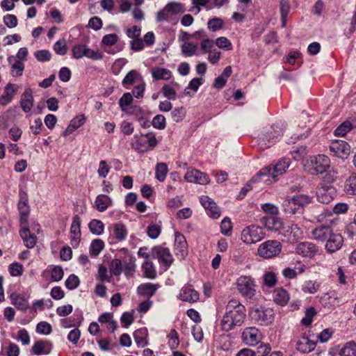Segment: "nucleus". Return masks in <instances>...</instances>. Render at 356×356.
<instances>
[{
    "instance_id": "nucleus-21",
    "label": "nucleus",
    "mask_w": 356,
    "mask_h": 356,
    "mask_svg": "<svg viewBox=\"0 0 356 356\" xmlns=\"http://www.w3.org/2000/svg\"><path fill=\"white\" fill-rule=\"evenodd\" d=\"M18 89V86L8 83L4 88L2 95L0 97V104L2 106H6L10 103L14 96L17 93Z\"/></svg>"
},
{
    "instance_id": "nucleus-5",
    "label": "nucleus",
    "mask_w": 356,
    "mask_h": 356,
    "mask_svg": "<svg viewBox=\"0 0 356 356\" xmlns=\"http://www.w3.org/2000/svg\"><path fill=\"white\" fill-rule=\"evenodd\" d=\"M236 289L247 299H252L257 292L255 281L249 276H240L236 280Z\"/></svg>"
},
{
    "instance_id": "nucleus-54",
    "label": "nucleus",
    "mask_w": 356,
    "mask_h": 356,
    "mask_svg": "<svg viewBox=\"0 0 356 356\" xmlns=\"http://www.w3.org/2000/svg\"><path fill=\"white\" fill-rule=\"evenodd\" d=\"M290 153L295 160H300L307 154V147L300 146L297 147H293V149L290 151Z\"/></svg>"
},
{
    "instance_id": "nucleus-3",
    "label": "nucleus",
    "mask_w": 356,
    "mask_h": 356,
    "mask_svg": "<svg viewBox=\"0 0 356 356\" xmlns=\"http://www.w3.org/2000/svg\"><path fill=\"white\" fill-rule=\"evenodd\" d=\"M249 316L255 323L268 326L274 321L275 313L271 308L263 305H255L250 309Z\"/></svg>"
},
{
    "instance_id": "nucleus-49",
    "label": "nucleus",
    "mask_w": 356,
    "mask_h": 356,
    "mask_svg": "<svg viewBox=\"0 0 356 356\" xmlns=\"http://www.w3.org/2000/svg\"><path fill=\"white\" fill-rule=\"evenodd\" d=\"M80 284V280L78 276L74 274H71L65 282V287L69 290H74L76 289Z\"/></svg>"
},
{
    "instance_id": "nucleus-18",
    "label": "nucleus",
    "mask_w": 356,
    "mask_h": 356,
    "mask_svg": "<svg viewBox=\"0 0 356 356\" xmlns=\"http://www.w3.org/2000/svg\"><path fill=\"white\" fill-rule=\"evenodd\" d=\"M175 236V254L181 258H185L188 254V244L186 238L179 232H176Z\"/></svg>"
},
{
    "instance_id": "nucleus-47",
    "label": "nucleus",
    "mask_w": 356,
    "mask_h": 356,
    "mask_svg": "<svg viewBox=\"0 0 356 356\" xmlns=\"http://www.w3.org/2000/svg\"><path fill=\"white\" fill-rule=\"evenodd\" d=\"M263 278L264 285L268 288L275 286L277 282V275L272 271L266 272Z\"/></svg>"
},
{
    "instance_id": "nucleus-44",
    "label": "nucleus",
    "mask_w": 356,
    "mask_h": 356,
    "mask_svg": "<svg viewBox=\"0 0 356 356\" xmlns=\"http://www.w3.org/2000/svg\"><path fill=\"white\" fill-rule=\"evenodd\" d=\"M168 172V168L165 163H159L155 169L156 178L159 181H164Z\"/></svg>"
},
{
    "instance_id": "nucleus-50",
    "label": "nucleus",
    "mask_w": 356,
    "mask_h": 356,
    "mask_svg": "<svg viewBox=\"0 0 356 356\" xmlns=\"http://www.w3.org/2000/svg\"><path fill=\"white\" fill-rule=\"evenodd\" d=\"M197 46L192 42H186L181 45V52L187 57L192 56L195 54Z\"/></svg>"
},
{
    "instance_id": "nucleus-48",
    "label": "nucleus",
    "mask_w": 356,
    "mask_h": 356,
    "mask_svg": "<svg viewBox=\"0 0 356 356\" xmlns=\"http://www.w3.org/2000/svg\"><path fill=\"white\" fill-rule=\"evenodd\" d=\"M134 101L133 96L131 92H125L120 98L118 104L122 111H126V107L131 106Z\"/></svg>"
},
{
    "instance_id": "nucleus-11",
    "label": "nucleus",
    "mask_w": 356,
    "mask_h": 356,
    "mask_svg": "<svg viewBox=\"0 0 356 356\" xmlns=\"http://www.w3.org/2000/svg\"><path fill=\"white\" fill-rule=\"evenodd\" d=\"M152 252L153 258L159 259V263L165 267V270H167L174 262V258L168 248L154 246L152 249Z\"/></svg>"
},
{
    "instance_id": "nucleus-43",
    "label": "nucleus",
    "mask_w": 356,
    "mask_h": 356,
    "mask_svg": "<svg viewBox=\"0 0 356 356\" xmlns=\"http://www.w3.org/2000/svg\"><path fill=\"white\" fill-rule=\"evenodd\" d=\"M161 224V222H159ZM147 236L152 239L157 238L161 232V225L152 222L147 227Z\"/></svg>"
},
{
    "instance_id": "nucleus-23",
    "label": "nucleus",
    "mask_w": 356,
    "mask_h": 356,
    "mask_svg": "<svg viewBox=\"0 0 356 356\" xmlns=\"http://www.w3.org/2000/svg\"><path fill=\"white\" fill-rule=\"evenodd\" d=\"M51 343L48 341L38 340L31 348V352L35 355H49L51 351Z\"/></svg>"
},
{
    "instance_id": "nucleus-62",
    "label": "nucleus",
    "mask_w": 356,
    "mask_h": 356,
    "mask_svg": "<svg viewBox=\"0 0 356 356\" xmlns=\"http://www.w3.org/2000/svg\"><path fill=\"white\" fill-rule=\"evenodd\" d=\"M36 332L41 334L48 335L52 332L51 325L46 321H41L36 326Z\"/></svg>"
},
{
    "instance_id": "nucleus-14",
    "label": "nucleus",
    "mask_w": 356,
    "mask_h": 356,
    "mask_svg": "<svg viewBox=\"0 0 356 356\" xmlns=\"http://www.w3.org/2000/svg\"><path fill=\"white\" fill-rule=\"evenodd\" d=\"M318 250V246L309 241L299 243L296 247V252L304 257L312 258Z\"/></svg>"
},
{
    "instance_id": "nucleus-28",
    "label": "nucleus",
    "mask_w": 356,
    "mask_h": 356,
    "mask_svg": "<svg viewBox=\"0 0 356 356\" xmlns=\"http://www.w3.org/2000/svg\"><path fill=\"white\" fill-rule=\"evenodd\" d=\"M306 266L305 264L299 262L293 268H285L282 270L283 276L289 280H292L296 277L299 274L305 272Z\"/></svg>"
},
{
    "instance_id": "nucleus-41",
    "label": "nucleus",
    "mask_w": 356,
    "mask_h": 356,
    "mask_svg": "<svg viewBox=\"0 0 356 356\" xmlns=\"http://www.w3.org/2000/svg\"><path fill=\"white\" fill-rule=\"evenodd\" d=\"M90 232L95 235H101L104 232V225L100 220L92 219L88 224Z\"/></svg>"
},
{
    "instance_id": "nucleus-27",
    "label": "nucleus",
    "mask_w": 356,
    "mask_h": 356,
    "mask_svg": "<svg viewBox=\"0 0 356 356\" xmlns=\"http://www.w3.org/2000/svg\"><path fill=\"white\" fill-rule=\"evenodd\" d=\"M159 287V284H154L149 282L143 283L138 286L137 293L139 296L149 298L155 295Z\"/></svg>"
},
{
    "instance_id": "nucleus-37",
    "label": "nucleus",
    "mask_w": 356,
    "mask_h": 356,
    "mask_svg": "<svg viewBox=\"0 0 356 356\" xmlns=\"http://www.w3.org/2000/svg\"><path fill=\"white\" fill-rule=\"evenodd\" d=\"M140 76V74L135 70L129 71L122 81V84L126 89H130L136 80Z\"/></svg>"
},
{
    "instance_id": "nucleus-46",
    "label": "nucleus",
    "mask_w": 356,
    "mask_h": 356,
    "mask_svg": "<svg viewBox=\"0 0 356 356\" xmlns=\"http://www.w3.org/2000/svg\"><path fill=\"white\" fill-rule=\"evenodd\" d=\"M317 312L314 307H310L305 311V316L301 320V323L305 326H309Z\"/></svg>"
},
{
    "instance_id": "nucleus-64",
    "label": "nucleus",
    "mask_w": 356,
    "mask_h": 356,
    "mask_svg": "<svg viewBox=\"0 0 356 356\" xmlns=\"http://www.w3.org/2000/svg\"><path fill=\"white\" fill-rule=\"evenodd\" d=\"M165 7L172 14H179L184 11L183 4L179 2H170Z\"/></svg>"
},
{
    "instance_id": "nucleus-29",
    "label": "nucleus",
    "mask_w": 356,
    "mask_h": 356,
    "mask_svg": "<svg viewBox=\"0 0 356 356\" xmlns=\"http://www.w3.org/2000/svg\"><path fill=\"white\" fill-rule=\"evenodd\" d=\"M273 298L276 304L280 306H285L289 300V294L286 290L280 287L274 290Z\"/></svg>"
},
{
    "instance_id": "nucleus-16",
    "label": "nucleus",
    "mask_w": 356,
    "mask_h": 356,
    "mask_svg": "<svg viewBox=\"0 0 356 356\" xmlns=\"http://www.w3.org/2000/svg\"><path fill=\"white\" fill-rule=\"evenodd\" d=\"M241 337L245 343L254 346L260 341L261 334L259 329L255 327H249L243 331Z\"/></svg>"
},
{
    "instance_id": "nucleus-36",
    "label": "nucleus",
    "mask_w": 356,
    "mask_h": 356,
    "mask_svg": "<svg viewBox=\"0 0 356 356\" xmlns=\"http://www.w3.org/2000/svg\"><path fill=\"white\" fill-rule=\"evenodd\" d=\"M10 299L12 300V303L15 306V307L21 311H25L29 307V302L26 298L24 296L19 294H12L10 295Z\"/></svg>"
},
{
    "instance_id": "nucleus-1",
    "label": "nucleus",
    "mask_w": 356,
    "mask_h": 356,
    "mask_svg": "<svg viewBox=\"0 0 356 356\" xmlns=\"http://www.w3.org/2000/svg\"><path fill=\"white\" fill-rule=\"evenodd\" d=\"M245 318V307L238 300L231 299L225 306V312L220 321L221 329L229 332L241 327Z\"/></svg>"
},
{
    "instance_id": "nucleus-25",
    "label": "nucleus",
    "mask_w": 356,
    "mask_h": 356,
    "mask_svg": "<svg viewBox=\"0 0 356 356\" xmlns=\"http://www.w3.org/2000/svg\"><path fill=\"white\" fill-rule=\"evenodd\" d=\"M20 106L22 109L25 113L31 111L33 106V96L32 89L27 88L22 95Z\"/></svg>"
},
{
    "instance_id": "nucleus-34",
    "label": "nucleus",
    "mask_w": 356,
    "mask_h": 356,
    "mask_svg": "<svg viewBox=\"0 0 356 356\" xmlns=\"http://www.w3.org/2000/svg\"><path fill=\"white\" fill-rule=\"evenodd\" d=\"M333 356H356V343L353 341L346 343Z\"/></svg>"
},
{
    "instance_id": "nucleus-6",
    "label": "nucleus",
    "mask_w": 356,
    "mask_h": 356,
    "mask_svg": "<svg viewBox=\"0 0 356 356\" xmlns=\"http://www.w3.org/2000/svg\"><path fill=\"white\" fill-rule=\"evenodd\" d=\"M309 172L311 175H318L327 172L330 167V159L325 154L312 156L308 161Z\"/></svg>"
},
{
    "instance_id": "nucleus-60",
    "label": "nucleus",
    "mask_w": 356,
    "mask_h": 356,
    "mask_svg": "<svg viewBox=\"0 0 356 356\" xmlns=\"http://www.w3.org/2000/svg\"><path fill=\"white\" fill-rule=\"evenodd\" d=\"M35 58L40 62L49 61L51 58V54L49 50H38L34 53Z\"/></svg>"
},
{
    "instance_id": "nucleus-39",
    "label": "nucleus",
    "mask_w": 356,
    "mask_h": 356,
    "mask_svg": "<svg viewBox=\"0 0 356 356\" xmlns=\"http://www.w3.org/2000/svg\"><path fill=\"white\" fill-rule=\"evenodd\" d=\"M104 248V242L102 239L96 238L92 241L89 248L90 254L92 257L98 256Z\"/></svg>"
},
{
    "instance_id": "nucleus-40",
    "label": "nucleus",
    "mask_w": 356,
    "mask_h": 356,
    "mask_svg": "<svg viewBox=\"0 0 356 356\" xmlns=\"http://www.w3.org/2000/svg\"><path fill=\"white\" fill-rule=\"evenodd\" d=\"M152 75L155 80H169L172 72L165 68H156L152 70Z\"/></svg>"
},
{
    "instance_id": "nucleus-38",
    "label": "nucleus",
    "mask_w": 356,
    "mask_h": 356,
    "mask_svg": "<svg viewBox=\"0 0 356 356\" xmlns=\"http://www.w3.org/2000/svg\"><path fill=\"white\" fill-rule=\"evenodd\" d=\"M344 191L348 195L356 194V172L352 173L344 184Z\"/></svg>"
},
{
    "instance_id": "nucleus-8",
    "label": "nucleus",
    "mask_w": 356,
    "mask_h": 356,
    "mask_svg": "<svg viewBox=\"0 0 356 356\" xmlns=\"http://www.w3.org/2000/svg\"><path fill=\"white\" fill-rule=\"evenodd\" d=\"M282 244L277 240H268L259 245L257 254L262 258L270 259L277 256L282 251Z\"/></svg>"
},
{
    "instance_id": "nucleus-30",
    "label": "nucleus",
    "mask_w": 356,
    "mask_h": 356,
    "mask_svg": "<svg viewBox=\"0 0 356 356\" xmlns=\"http://www.w3.org/2000/svg\"><path fill=\"white\" fill-rule=\"evenodd\" d=\"M265 226L270 230L277 231L282 228L283 222L282 220L275 216L265 217L262 218Z\"/></svg>"
},
{
    "instance_id": "nucleus-24",
    "label": "nucleus",
    "mask_w": 356,
    "mask_h": 356,
    "mask_svg": "<svg viewBox=\"0 0 356 356\" xmlns=\"http://www.w3.org/2000/svg\"><path fill=\"white\" fill-rule=\"evenodd\" d=\"M316 343L303 336L296 342V349L302 353H308L312 352L316 348Z\"/></svg>"
},
{
    "instance_id": "nucleus-58",
    "label": "nucleus",
    "mask_w": 356,
    "mask_h": 356,
    "mask_svg": "<svg viewBox=\"0 0 356 356\" xmlns=\"http://www.w3.org/2000/svg\"><path fill=\"white\" fill-rule=\"evenodd\" d=\"M215 44L220 49L225 50H232L233 45L230 40L226 37H219L216 40Z\"/></svg>"
},
{
    "instance_id": "nucleus-4",
    "label": "nucleus",
    "mask_w": 356,
    "mask_h": 356,
    "mask_svg": "<svg viewBox=\"0 0 356 356\" xmlns=\"http://www.w3.org/2000/svg\"><path fill=\"white\" fill-rule=\"evenodd\" d=\"M291 164V159L289 158L283 157L279 159L275 164L270 165L263 168L257 173L259 177H270L275 178L278 175L284 174L289 168Z\"/></svg>"
},
{
    "instance_id": "nucleus-57",
    "label": "nucleus",
    "mask_w": 356,
    "mask_h": 356,
    "mask_svg": "<svg viewBox=\"0 0 356 356\" xmlns=\"http://www.w3.org/2000/svg\"><path fill=\"white\" fill-rule=\"evenodd\" d=\"M223 20L218 17H214L209 20L207 23L209 29L213 32L221 29L223 26Z\"/></svg>"
},
{
    "instance_id": "nucleus-26",
    "label": "nucleus",
    "mask_w": 356,
    "mask_h": 356,
    "mask_svg": "<svg viewBox=\"0 0 356 356\" xmlns=\"http://www.w3.org/2000/svg\"><path fill=\"white\" fill-rule=\"evenodd\" d=\"M19 231V235L23 239L24 244L27 248H33L37 242V237L34 234L31 233L30 229L27 225Z\"/></svg>"
},
{
    "instance_id": "nucleus-35",
    "label": "nucleus",
    "mask_w": 356,
    "mask_h": 356,
    "mask_svg": "<svg viewBox=\"0 0 356 356\" xmlns=\"http://www.w3.org/2000/svg\"><path fill=\"white\" fill-rule=\"evenodd\" d=\"M113 232L115 238L119 241L125 240L128 234L126 226L121 222L113 225Z\"/></svg>"
},
{
    "instance_id": "nucleus-22",
    "label": "nucleus",
    "mask_w": 356,
    "mask_h": 356,
    "mask_svg": "<svg viewBox=\"0 0 356 356\" xmlns=\"http://www.w3.org/2000/svg\"><path fill=\"white\" fill-rule=\"evenodd\" d=\"M333 231L328 225H321L312 230V236L316 241L326 242Z\"/></svg>"
},
{
    "instance_id": "nucleus-45",
    "label": "nucleus",
    "mask_w": 356,
    "mask_h": 356,
    "mask_svg": "<svg viewBox=\"0 0 356 356\" xmlns=\"http://www.w3.org/2000/svg\"><path fill=\"white\" fill-rule=\"evenodd\" d=\"M353 129V124L349 121H345L338 126L334 131L337 136H344L347 133L350 132Z\"/></svg>"
},
{
    "instance_id": "nucleus-53",
    "label": "nucleus",
    "mask_w": 356,
    "mask_h": 356,
    "mask_svg": "<svg viewBox=\"0 0 356 356\" xmlns=\"http://www.w3.org/2000/svg\"><path fill=\"white\" fill-rule=\"evenodd\" d=\"M110 270L111 273L115 275L119 276L123 271L122 261L120 259H114L111 261L110 265Z\"/></svg>"
},
{
    "instance_id": "nucleus-19",
    "label": "nucleus",
    "mask_w": 356,
    "mask_h": 356,
    "mask_svg": "<svg viewBox=\"0 0 356 356\" xmlns=\"http://www.w3.org/2000/svg\"><path fill=\"white\" fill-rule=\"evenodd\" d=\"M343 238L340 234L333 233L326 241L325 249L330 253L339 250L343 245Z\"/></svg>"
},
{
    "instance_id": "nucleus-61",
    "label": "nucleus",
    "mask_w": 356,
    "mask_h": 356,
    "mask_svg": "<svg viewBox=\"0 0 356 356\" xmlns=\"http://www.w3.org/2000/svg\"><path fill=\"white\" fill-rule=\"evenodd\" d=\"M161 92L163 96L169 100H175L177 99L176 90L169 85L165 84L161 88Z\"/></svg>"
},
{
    "instance_id": "nucleus-33",
    "label": "nucleus",
    "mask_w": 356,
    "mask_h": 356,
    "mask_svg": "<svg viewBox=\"0 0 356 356\" xmlns=\"http://www.w3.org/2000/svg\"><path fill=\"white\" fill-rule=\"evenodd\" d=\"M17 210L19 213L20 225H28V220L30 215V207L29 204L18 203Z\"/></svg>"
},
{
    "instance_id": "nucleus-17",
    "label": "nucleus",
    "mask_w": 356,
    "mask_h": 356,
    "mask_svg": "<svg viewBox=\"0 0 356 356\" xmlns=\"http://www.w3.org/2000/svg\"><path fill=\"white\" fill-rule=\"evenodd\" d=\"M184 179L188 182L199 184H205L209 182L208 175L196 169L188 170L185 174Z\"/></svg>"
},
{
    "instance_id": "nucleus-42",
    "label": "nucleus",
    "mask_w": 356,
    "mask_h": 356,
    "mask_svg": "<svg viewBox=\"0 0 356 356\" xmlns=\"http://www.w3.org/2000/svg\"><path fill=\"white\" fill-rule=\"evenodd\" d=\"M142 270L143 271L145 277L149 279H155L156 277V273L154 269V264L150 261H145L142 264Z\"/></svg>"
},
{
    "instance_id": "nucleus-51",
    "label": "nucleus",
    "mask_w": 356,
    "mask_h": 356,
    "mask_svg": "<svg viewBox=\"0 0 356 356\" xmlns=\"http://www.w3.org/2000/svg\"><path fill=\"white\" fill-rule=\"evenodd\" d=\"M169 337L168 346L171 349H176L179 345V334L175 329H172L168 335Z\"/></svg>"
},
{
    "instance_id": "nucleus-13",
    "label": "nucleus",
    "mask_w": 356,
    "mask_h": 356,
    "mask_svg": "<svg viewBox=\"0 0 356 356\" xmlns=\"http://www.w3.org/2000/svg\"><path fill=\"white\" fill-rule=\"evenodd\" d=\"M330 150L334 156L346 159L350 154V146L345 140H336L330 143Z\"/></svg>"
},
{
    "instance_id": "nucleus-59",
    "label": "nucleus",
    "mask_w": 356,
    "mask_h": 356,
    "mask_svg": "<svg viewBox=\"0 0 356 356\" xmlns=\"http://www.w3.org/2000/svg\"><path fill=\"white\" fill-rule=\"evenodd\" d=\"M8 270L11 276L17 277L22 275L24 268L22 264L14 262L8 266Z\"/></svg>"
},
{
    "instance_id": "nucleus-10",
    "label": "nucleus",
    "mask_w": 356,
    "mask_h": 356,
    "mask_svg": "<svg viewBox=\"0 0 356 356\" xmlns=\"http://www.w3.org/2000/svg\"><path fill=\"white\" fill-rule=\"evenodd\" d=\"M158 144L156 136H151L149 139L142 138L135 134L131 143V147L138 153H145L150 149L154 148Z\"/></svg>"
},
{
    "instance_id": "nucleus-55",
    "label": "nucleus",
    "mask_w": 356,
    "mask_h": 356,
    "mask_svg": "<svg viewBox=\"0 0 356 356\" xmlns=\"http://www.w3.org/2000/svg\"><path fill=\"white\" fill-rule=\"evenodd\" d=\"M54 51L60 56H64L67 54V48L65 40H59L54 44Z\"/></svg>"
},
{
    "instance_id": "nucleus-7",
    "label": "nucleus",
    "mask_w": 356,
    "mask_h": 356,
    "mask_svg": "<svg viewBox=\"0 0 356 356\" xmlns=\"http://www.w3.org/2000/svg\"><path fill=\"white\" fill-rule=\"evenodd\" d=\"M265 234L263 227L257 225H250L243 229L241 238L247 244L256 243L261 241Z\"/></svg>"
},
{
    "instance_id": "nucleus-2",
    "label": "nucleus",
    "mask_w": 356,
    "mask_h": 356,
    "mask_svg": "<svg viewBox=\"0 0 356 356\" xmlns=\"http://www.w3.org/2000/svg\"><path fill=\"white\" fill-rule=\"evenodd\" d=\"M312 197L307 195H296L291 199L284 200L282 207L286 215L302 213L304 207L312 202Z\"/></svg>"
},
{
    "instance_id": "nucleus-31",
    "label": "nucleus",
    "mask_w": 356,
    "mask_h": 356,
    "mask_svg": "<svg viewBox=\"0 0 356 356\" xmlns=\"http://www.w3.org/2000/svg\"><path fill=\"white\" fill-rule=\"evenodd\" d=\"M148 331L146 327H142L136 330L134 332V338L138 347H145L147 345Z\"/></svg>"
},
{
    "instance_id": "nucleus-32",
    "label": "nucleus",
    "mask_w": 356,
    "mask_h": 356,
    "mask_svg": "<svg viewBox=\"0 0 356 356\" xmlns=\"http://www.w3.org/2000/svg\"><path fill=\"white\" fill-rule=\"evenodd\" d=\"M112 200L106 195H98L95 200L96 209L99 212L105 211L108 207L111 204Z\"/></svg>"
},
{
    "instance_id": "nucleus-20",
    "label": "nucleus",
    "mask_w": 356,
    "mask_h": 356,
    "mask_svg": "<svg viewBox=\"0 0 356 356\" xmlns=\"http://www.w3.org/2000/svg\"><path fill=\"white\" fill-rule=\"evenodd\" d=\"M200 203L207 210L208 215L213 218H218L220 216V211L216 204L208 196H202Z\"/></svg>"
},
{
    "instance_id": "nucleus-56",
    "label": "nucleus",
    "mask_w": 356,
    "mask_h": 356,
    "mask_svg": "<svg viewBox=\"0 0 356 356\" xmlns=\"http://www.w3.org/2000/svg\"><path fill=\"white\" fill-rule=\"evenodd\" d=\"M152 125L158 129H164L166 127L165 118L161 114L156 115L152 121Z\"/></svg>"
},
{
    "instance_id": "nucleus-52",
    "label": "nucleus",
    "mask_w": 356,
    "mask_h": 356,
    "mask_svg": "<svg viewBox=\"0 0 356 356\" xmlns=\"http://www.w3.org/2000/svg\"><path fill=\"white\" fill-rule=\"evenodd\" d=\"M70 233L74 236H81V219L78 215H75L72 218Z\"/></svg>"
},
{
    "instance_id": "nucleus-12",
    "label": "nucleus",
    "mask_w": 356,
    "mask_h": 356,
    "mask_svg": "<svg viewBox=\"0 0 356 356\" xmlns=\"http://www.w3.org/2000/svg\"><path fill=\"white\" fill-rule=\"evenodd\" d=\"M337 191L335 187L330 184H321L317 189V200L323 204H328L337 196Z\"/></svg>"
},
{
    "instance_id": "nucleus-63",
    "label": "nucleus",
    "mask_w": 356,
    "mask_h": 356,
    "mask_svg": "<svg viewBox=\"0 0 356 356\" xmlns=\"http://www.w3.org/2000/svg\"><path fill=\"white\" fill-rule=\"evenodd\" d=\"M172 119L175 122H179L185 117V110L184 107H176L171 113Z\"/></svg>"
},
{
    "instance_id": "nucleus-15",
    "label": "nucleus",
    "mask_w": 356,
    "mask_h": 356,
    "mask_svg": "<svg viewBox=\"0 0 356 356\" xmlns=\"http://www.w3.org/2000/svg\"><path fill=\"white\" fill-rule=\"evenodd\" d=\"M200 298L199 293L195 290L192 285L186 284L180 290L178 298L184 302L194 303L197 302Z\"/></svg>"
},
{
    "instance_id": "nucleus-9",
    "label": "nucleus",
    "mask_w": 356,
    "mask_h": 356,
    "mask_svg": "<svg viewBox=\"0 0 356 356\" xmlns=\"http://www.w3.org/2000/svg\"><path fill=\"white\" fill-rule=\"evenodd\" d=\"M282 134V129L278 124H275L259 138V145L261 148H268L280 140Z\"/></svg>"
}]
</instances>
